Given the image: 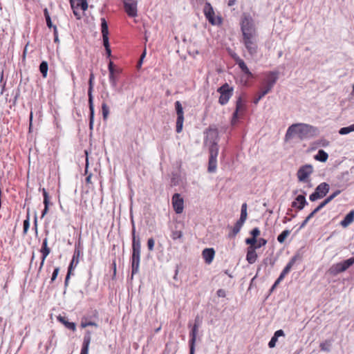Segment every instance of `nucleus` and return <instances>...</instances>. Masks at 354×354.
Returning <instances> with one entry per match:
<instances>
[{"mask_svg": "<svg viewBox=\"0 0 354 354\" xmlns=\"http://www.w3.org/2000/svg\"><path fill=\"white\" fill-rule=\"evenodd\" d=\"M171 203L174 210L176 214H181L184 208V201L180 194L176 193L171 198Z\"/></svg>", "mask_w": 354, "mask_h": 354, "instance_id": "13", "label": "nucleus"}, {"mask_svg": "<svg viewBox=\"0 0 354 354\" xmlns=\"http://www.w3.org/2000/svg\"><path fill=\"white\" fill-rule=\"evenodd\" d=\"M40 252L41 254V260L45 261L46 257L50 253V250H40Z\"/></svg>", "mask_w": 354, "mask_h": 354, "instance_id": "62", "label": "nucleus"}, {"mask_svg": "<svg viewBox=\"0 0 354 354\" xmlns=\"http://www.w3.org/2000/svg\"><path fill=\"white\" fill-rule=\"evenodd\" d=\"M315 214H314L313 213V212H311L308 216L304 220V221L301 223V224L300 225V227H299V230L300 229H302L303 227H304L306 224L308 223V222L315 216Z\"/></svg>", "mask_w": 354, "mask_h": 354, "instance_id": "49", "label": "nucleus"}, {"mask_svg": "<svg viewBox=\"0 0 354 354\" xmlns=\"http://www.w3.org/2000/svg\"><path fill=\"white\" fill-rule=\"evenodd\" d=\"M88 107H89V111H90V113H89V128L91 129H92L93 127V122H94V114H95L94 104H88Z\"/></svg>", "mask_w": 354, "mask_h": 354, "instance_id": "35", "label": "nucleus"}, {"mask_svg": "<svg viewBox=\"0 0 354 354\" xmlns=\"http://www.w3.org/2000/svg\"><path fill=\"white\" fill-rule=\"evenodd\" d=\"M240 25L242 35L257 33L254 20L249 13H243L241 17Z\"/></svg>", "mask_w": 354, "mask_h": 354, "instance_id": "4", "label": "nucleus"}, {"mask_svg": "<svg viewBox=\"0 0 354 354\" xmlns=\"http://www.w3.org/2000/svg\"><path fill=\"white\" fill-rule=\"evenodd\" d=\"M279 78V72L277 71H270L267 73L266 77L263 81L264 86L266 88H269V90L271 91L276 84L277 80Z\"/></svg>", "mask_w": 354, "mask_h": 354, "instance_id": "12", "label": "nucleus"}, {"mask_svg": "<svg viewBox=\"0 0 354 354\" xmlns=\"http://www.w3.org/2000/svg\"><path fill=\"white\" fill-rule=\"evenodd\" d=\"M290 271V270H289L287 267H285L277 278L278 281H281Z\"/></svg>", "mask_w": 354, "mask_h": 354, "instance_id": "52", "label": "nucleus"}, {"mask_svg": "<svg viewBox=\"0 0 354 354\" xmlns=\"http://www.w3.org/2000/svg\"><path fill=\"white\" fill-rule=\"evenodd\" d=\"M173 240H180L183 237V232L180 230H173L171 234Z\"/></svg>", "mask_w": 354, "mask_h": 354, "instance_id": "43", "label": "nucleus"}, {"mask_svg": "<svg viewBox=\"0 0 354 354\" xmlns=\"http://www.w3.org/2000/svg\"><path fill=\"white\" fill-rule=\"evenodd\" d=\"M132 255H131V277L139 271L140 261L141 242L139 236L136 234V227L133 223L132 230Z\"/></svg>", "mask_w": 354, "mask_h": 354, "instance_id": "2", "label": "nucleus"}, {"mask_svg": "<svg viewBox=\"0 0 354 354\" xmlns=\"http://www.w3.org/2000/svg\"><path fill=\"white\" fill-rule=\"evenodd\" d=\"M257 243V239L251 236L245 239V243L250 245L249 247H255V244Z\"/></svg>", "mask_w": 354, "mask_h": 354, "instance_id": "50", "label": "nucleus"}, {"mask_svg": "<svg viewBox=\"0 0 354 354\" xmlns=\"http://www.w3.org/2000/svg\"><path fill=\"white\" fill-rule=\"evenodd\" d=\"M91 341V332L88 330H86L83 338L81 353H88L89 350V345Z\"/></svg>", "mask_w": 354, "mask_h": 354, "instance_id": "18", "label": "nucleus"}, {"mask_svg": "<svg viewBox=\"0 0 354 354\" xmlns=\"http://www.w3.org/2000/svg\"><path fill=\"white\" fill-rule=\"evenodd\" d=\"M137 0H124L125 12L130 17H135L138 15Z\"/></svg>", "mask_w": 354, "mask_h": 354, "instance_id": "11", "label": "nucleus"}, {"mask_svg": "<svg viewBox=\"0 0 354 354\" xmlns=\"http://www.w3.org/2000/svg\"><path fill=\"white\" fill-rule=\"evenodd\" d=\"M119 75L120 74L115 73H111L109 75L110 84H111L112 88L116 91H119V89L118 88V82L119 80V77H118Z\"/></svg>", "mask_w": 354, "mask_h": 354, "instance_id": "26", "label": "nucleus"}, {"mask_svg": "<svg viewBox=\"0 0 354 354\" xmlns=\"http://www.w3.org/2000/svg\"><path fill=\"white\" fill-rule=\"evenodd\" d=\"M257 37V33L242 35L241 42L244 45L249 55L252 57L257 55L258 52Z\"/></svg>", "mask_w": 354, "mask_h": 354, "instance_id": "3", "label": "nucleus"}, {"mask_svg": "<svg viewBox=\"0 0 354 354\" xmlns=\"http://www.w3.org/2000/svg\"><path fill=\"white\" fill-rule=\"evenodd\" d=\"M339 263L342 266V269L346 271L348 268L354 264V257Z\"/></svg>", "mask_w": 354, "mask_h": 354, "instance_id": "37", "label": "nucleus"}, {"mask_svg": "<svg viewBox=\"0 0 354 354\" xmlns=\"http://www.w3.org/2000/svg\"><path fill=\"white\" fill-rule=\"evenodd\" d=\"M155 241L153 238H149L147 241V248L149 251H153L154 248Z\"/></svg>", "mask_w": 354, "mask_h": 354, "instance_id": "56", "label": "nucleus"}, {"mask_svg": "<svg viewBox=\"0 0 354 354\" xmlns=\"http://www.w3.org/2000/svg\"><path fill=\"white\" fill-rule=\"evenodd\" d=\"M290 231L288 230H283L279 236H277V241L280 243H283L286 239L288 237V236L290 234Z\"/></svg>", "mask_w": 354, "mask_h": 354, "instance_id": "40", "label": "nucleus"}, {"mask_svg": "<svg viewBox=\"0 0 354 354\" xmlns=\"http://www.w3.org/2000/svg\"><path fill=\"white\" fill-rule=\"evenodd\" d=\"M204 143L208 144L218 143L219 140L218 130L215 126L210 125L205 131Z\"/></svg>", "mask_w": 354, "mask_h": 354, "instance_id": "8", "label": "nucleus"}, {"mask_svg": "<svg viewBox=\"0 0 354 354\" xmlns=\"http://www.w3.org/2000/svg\"><path fill=\"white\" fill-rule=\"evenodd\" d=\"M236 64L244 74L250 77L252 76V73L250 71L249 68L243 59L239 60Z\"/></svg>", "mask_w": 354, "mask_h": 354, "instance_id": "32", "label": "nucleus"}, {"mask_svg": "<svg viewBox=\"0 0 354 354\" xmlns=\"http://www.w3.org/2000/svg\"><path fill=\"white\" fill-rule=\"evenodd\" d=\"M217 158L209 157L207 170L209 173H214L216 170Z\"/></svg>", "mask_w": 354, "mask_h": 354, "instance_id": "31", "label": "nucleus"}, {"mask_svg": "<svg viewBox=\"0 0 354 354\" xmlns=\"http://www.w3.org/2000/svg\"><path fill=\"white\" fill-rule=\"evenodd\" d=\"M271 91L269 90V88H266L263 86L261 91L257 95V96L253 100V103L254 104H257L261 100L262 97H263L266 95L270 93Z\"/></svg>", "mask_w": 354, "mask_h": 354, "instance_id": "28", "label": "nucleus"}, {"mask_svg": "<svg viewBox=\"0 0 354 354\" xmlns=\"http://www.w3.org/2000/svg\"><path fill=\"white\" fill-rule=\"evenodd\" d=\"M59 272V267L55 268V269L53 272V274H52L51 279H50V283H53L55 281V279H57V277L58 276Z\"/></svg>", "mask_w": 354, "mask_h": 354, "instance_id": "51", "label": "nucleus"}, {"mask_svg": "<svg viewBox=\"0 0 354 354\" xmlns=\"http://www.w3.org/2000/svg\"><path fill=\"white\" fill-rule=\"evenodd\" d=\"M245 221V220L239 218V219L236 222L235 225L237 227L241 229Z\"/></svg>", "mask_w": 354, "mask_h": 354, "instance_id": "63", "label": "nucleus"}, {"mask_svg": "<svg viewBox=\"0 0 354 354\" xmlns=\"http://www.w3.org/2000/svg\"><path fill=\"white\" fill-rule=\"evenodd\" d=\"M352 131H354V124L348 127H342L339 129V133L341 135H346Z\"/></svg>", "mask_w": 354, "mask_h": 354, "instance_id": "42", "label": "nucleus"}, {"mask_svg": "<svg viewBox=\"0 0 354 354\" xmlns=\"http://www.w3.org/2000/svg\"><path fill=\"white\" fill-rule=\"evenodd\" d=\"M267 243V240L263 238H260L257 240V243L255 244V247H253L254 249L260 248L262 246L266 245Z\"/></svg>", "mask_w": 354, "mask_h": 354, "instance_id": "46", "label": "nucleus"}, {"mask_svg": "<svg viewBox=\"0 0 354 354\" xmlns=\"http://www.w3.org/2000/svg\"><path fill=\"white\" fill-rule=\"evenodd\" d=\"M303 259V252L301 251V250L297 251V252L295 254V255L290 259L289 262L287 263L286 267H287L289 270H291V268L293 267V266L297 263H300L302 261Z\"/></svg>", "mask_w": 354, "mask_h": 354, "instance_id": "19", "label": "nucleus"}, {"mask_svg": "<svg viewBox=\"0 0 354 354\" xmlns=\"http://www.w3.org/2000/svg\"><path fill=\"white\" fill-rule=\"evenodd\" d=\"M306 192H304L303 194L298 195L295 201H293L291 203L292 207L297 209L299 211L302 210L306 205H308V202L306 201L305 197Z\"/></svg>", "mask_w": 354, "mask_h": 354, "instance_id": "15", "label": "nucleus"}, {"mask_svg": "<svg viewBox=\"0 0 354 354\" xmlns=\"http://www.w3.org/2000/svg\"><path fill=\"white\" fill-rule=\"evenodd\" d=\"M23 227H24V229H23V233L24 234H26L27 232H28V230L29 229V227H30V221H29V216L28 215L27 216V218L26 219H25L24 221V223H23Z\"/></svg>", "mask_w": 354, "mask_h": 354, "instance_id": "47", "label": "nucleus"}, {"mask_svg": "<svg viewBox=\"0 0 354 354\" xmlns=\"http://www.w3.org/2000/svg\"><path fill=\"white\" fill-rule=\"evenodd\" d=\"M93 80H88V104H93Z\"/></svg>", "mask_w": 354, "mask_h": 354, "instance_id": "33", "label": "nucleus"}, {"mask_svg": "<svg viewBox=\"0 0 354 354\" xmlns=\"http://www.w3.org/2000/svg\"><path fill=\"white\" fill-rule=\"evenodd\" d=\"M314 158L316 160H318L322 162H325L328 160V155L323 149H319Z\"/></svg>", "mask_w": 354, "mask_h": 354, "instance_id": "30", "label": "nucleus"}, {"mask_svg": "<svg viewBox=\"0 0 354 354\" xmlns=\"http://www.w3.org/2000/svg\"><path fill=\"white\" fill-rule=\"evenodd\" d=\"M343 272H344V270L342 269V266L340 263L333 264L328 270V272L333 276H335Z\"/></svg>", "mask_w": 354, "mask_h": 354, "instance_id": "27", "label": "nucleus"}, {"mask_svg": "<svg viewBox=\"0 0 354 354\" xmlns=\"http://www.w3.org/2000/svg\"><path fill=\"white\" fill-rule=\"evenodd\" d=\"M283 336H285V333L283 330L279 329V330L275 331V333H274V335L272 337L271 339L270 340V342L268 343L269 348H272L275 347L276 343L278 341V338L279 337H283Z\"/></svg>", "mask_w": 354, "mask_h": 354, "instance_id": "24", "label": "nucleus"}, {"mask_svg": "<svg viewBox=\"0 0 354 354\" xmlns=\"http://www.w3.org/2000/svg\"><path fill=\"white\" fill-rule=\"evenodd\" d=\"M202 324V318L197 315L195 317L194 323L192 327V329L189 332V354H194L195 353V345L196 342V337L198 332V328Z\"/></svg>", "mask_w": 354, "mask_h": 354, "instance_id": "5", "label": "nucleus"}, {"mask_svg": "<svg viewBox=\"0 0 354 354\" xmlns=\"http://www.w3.org/2000/svg\"><path fill=\"white\" fill-rule=\"evenodd\" d=\"M250 234L252 237L257 239V236L260 234V230L258 227H254L250 231Z\"/></svg>", "mask_w": 354, "mask_h": 354, "instance_id": "57", "label": "nucleus"}, {"mask_svg": "<svg viewBox=\"0 0 354 354\" xmlns=\"http://www.w3.org/2000/svg\"><path fill=\"white\" fill-rule=\"evenodd\" d=\"M102 112L104 120H106L109 114V108L106 102L102 104Z\"/></svg>", "mask_w": 354, "mask_h": 354, "instance_id": "41", "label": "nucleus"}, {"mask_svg": "<svg viewBox=\"0 0 354 354\" xmlns=\"http://www.w3.org/2000/svg\"><path fill=\"white\" fill-rule=\"evenodd\" d=\"M217 92L220 93L218 102L221 105L226 104L233 94V88L227 83H225L218 88Z\"/></svg>", "mask_w": 354, "mask_h": 354, "instance_id": "6", "label": "nucleus"}, {"mask_svg": "<svg viewBox=\"0 0 354 354\" xmlns=\"http://www.w3.org/2000/svg\"><path fill=\"white\" fill-rule=\"evenodd\" d=\"M290 271V270H289L287 267H285L277 278L278 281H281Z\"/></svg>", "mask_w": 354, "mask_h": 354, "instance_id": "53", "label": "nucleus"}, {"mask_svg": "<svg viewBox=\"0 0 354 354\" xmlns=\"http://www.w3.org/2000/svg\"><path fill=\"white\" fill-rule=\"evenodd\" d=\"M354 221V210L350 211L340 222L342 227H346L348 226Z\"/></svg>", "mask_w": 354, "mask_h": 354, "instance_id": "25", "label": "nucleus"}, {"mask_svg": "<svg viewBox=\"0 0 354 354\" xmlns=\"http://www.w3.org/2000/svg\"><path fill=\"white\" fill-rule=\"evenodd\" d=\"M239 111L237 110H235L232 114V124L234 125L236 124V121L238 120L239 119Z\"/></svg>", "mask_w": 354, "mask_h": 354, "instance_id": "58", "label": "nucleus"}, {"mask_svg": "<svg viewBox=\"0 0 354 354\" xmlns=\"http://www.w3.org/2000/svg\"><path fill=\"white\" fill-rule=\"evenodd\" d=\"M319 133V131L316 127L306 123H295L288 128L285 140L288 141L294 138H298L300 140H308Z\"/></svg>", "mask_w": 354, "mask_h": 354, "instance_id": "1", "label": "nucleus"}, {"mask_svg": "<svg viewBox=\"0 0 354 354\" xmlns=\"http://www.w3.org/2000/svg\"><path fill=\"white\" fill-rule=\"evenodd\" d=\"M48 64L46 61H42L39 64V71L44 78H46L48 75Z\"/></svg>", "mask_w": 354, "mask_h": 354, "instance_id": "34", "label": "nucleus"}, {"mask_svg": "<svg viewBox=\"0 0 354 354\" xmlns=\"http://www.w3.org/2000/svg\"><path fill=\"white\" fill-rule=\"evenodd\" d=\"M40 250H50V248L48 246V239L45 238L43 239L42 245Z\"/></svg>", "mask_w": 354, "mask_h": 354, "instance_id": "59", "label": "nucleus"}, {"mask_svg": "<svg viewBox=\"0 0 354 354\" xmlns=\"http://www.w3.org/2000/svg\"><path fill=\"white\" fill-rule=\"evenodd\" d=\"M70 3H71V8L73 9V14L75 16H76L77 19H80V12L77 10V9L78 8L76 7V6H75V1L74 0H70Z\"/></svg>", "mask_w": 354, "mask_h": 354, "instance_id": "48", "label": "nucleus"}, {"mask_svg": "<svg viewBox=\"0 0 354 354\" xmlns=\"http://www.w3.org/2000/svg\"><path fill=\"white\" fill-rule=\"evenodd\" d=\"M241 229L237 227L236 225L232 228V231L228 234L227 236L230 239L234 238L236 234L240 232Z\"/></svg>", "mask_w": 354, "mask_h": 354, "instance_id": "44", "label": "nucleus"}, {"mask_svg": "<svg viewBox=\"0 0 354 354\" xmlns=\"http://www.w3.org/2000/svg\"><path fill=\"white\" fill-rule=\"evenodd\" d=\"M216 295L219 297H225V291L223 289H218L216 292Z\"/></svg>", "mask_w": 354, "mask_h": 354, "instance_id": "64", "label": "nucleus"}, {"mask_svg": "<svg viewBox=\"0 0 354 354\" xmlns=\"http://www.w3.org/2000/svg\"><path fill=\"white\" fill-rule=\"evenodd\" d=\"M263 263L265 265L269 263L271 265V266H273L275 263V260L273 259L272 257H266V259H263Z\"/></svg>", "mask_w": 354, "mask_h": 354, "instance_id": "60", "label": "nucleus"}, {"mask_svg": "<svg viewBox=\"0 0 354 354\" xmlns=\"http://www.w3.org/2000/svg\"><path fill=\"white\" fill-rule=\"evenodd\" d=\"M245 109V104L243 102V100L242 99L241 96H239L236 102V109L235 110L239 111V112H241Z\"/></svg>", "mask_w": 354, "mask_h": 354, "instance_id": "39", "label": "nucleus"}, {"mask_svg": "<svg viewBox=\"0 0 354 354\" xmlns=\"http://www.w3.org/2000/svg\"><path fill=\"white\" fill-rule=\"evenodd\" d=\"M203 12L206 19L208 21L212 24L215 25L216 21L214 19V11L212 6V5L209 2H206L203 8Z\"/></svg>", "mask_w": 354, "mask_h": 354, "instance_id": "17", "label": "nucleus"}, {"mask_svg": "<svg viewBox=\"0 0 354 354\" xmlns=\"http://www.w3.org/2000/svg\"><path fill=\"white\" fill-rule=\"evenodd\" d=\"M202 254L205 262L210 263L214 259L215 251L213 248H205L203 250Z\"/></svg>", "mask_w": 354, "mask_h": 354, "instance_id": "22", "label": "nucleus"}, {"mask_svg": "<svg viewBox=\"0 0 354 354\" xmlns=\"http://www.w3.org/2000/svg\"><path fill=\"white\" fill-rule=\"evenodd\" d=\"M44 17H45V19H46V22L47 26L49 28H53V26H55L52 23V20H51L50 16L49 15V12H48V10L47 8H45L44 10Z\"/></svg>", "mask_w": 354, "mask_h": 354, "instance_id": "38", "label": "nucleus"}, {"mask_svg": "<svg viewBox=\"0 0 354 354\" xmlns=\"http://www.w3.org/2000/svg\"><path fill=\"white\" fill-rule=\"evenodd\" d=\"M108 69H109V74L115 73H117L118 74L120 73V71L119 69L115 68L113 62L111 61H110L108 64Z\"/></svg>", "mask_w": 354, "mask_h": 354, "instance_id": "45", "label": "nucleus"}, {"mask_svg": "<svg viewBox=\"0 0 354 354\" xmlns=\"http://www.w3.org/2000/svg\"><path fill=\"white\" fill-rule=\"evenodd\" d=\"M101 21V32L102 35L103 45L106 48H111L109 39V26L105 18L100 19Z\"/></svg>", "mask_w": 354, "mask_h": 354, "instance_id": "14", "label": "nucleus"}, {"mask_svg": "<svg viewBox=\"0 0 354 354\" xmlns=\"http://www.w3.org/2000/svg\"><path fill=\"white\" fill-rule=\"evenodd\" d=\"M53 35H54V42L59 43V39L58 37V31H57V26H53Z\"/></svg>", "mask_w": 354, "mask_h": 354, "instance_id": "61", "label": "nucleus"}, {"mask_svg": "<svg viewBox=\"0 0 354 354\" xmlns=\"http://www.w3.org/2000/svg\"><path fill=\"white\" fill-rule=\"evenodd\" d=\"M209 157L217 158L218 154V143L208 144Z\"/></svg>", "mask_w": 354, "mask_h": 354, "instance_id": "29", "label": "nucleus"}, {"mask_svg": "<svg viewBox=\"0 0 354 354\" xmlns=\"http://www.w3.org/2000/svg\"><path fill=\"white\" fill-rule=\"evenodd\" d=\"M313 172V167L311 165L306 164L299 167L297 172L298 180L302 183L310 182V176Z\"/></svg>", "mask_w": 354, "mask_h": 354, "instance_id": "9", "label": "nucleus"}, {"mask_svg": "<svg viewBox=\"0 0 354 354\" xmlns=\"http://www.w3.org/2000/svg\"><path fill=\"white\" fill-rule=\"evenodd\" d=\"M87 326H95V327H97V324H96L95 322H91V321H89V322H82L81 323V327L82 328H86Z\"/></svg>", "mask_w": 354, "mask_h": 354, "instance_id": "54", "label": "nucleus"}, {"mask_svg": "<svg viewBox=\"0 0 354 354\" xmlns=\"http://www.w3.org/2000/svg\"><path fill=\"white\" fill-rule=\"evenodd\" d=\"M175 110L177 115L176 131L179 133L183 130L184 122L183 108L180 101H176L175 102Z\"/></svg>", "mask_w": 354, "mask_h": 354, "instance_id": "10", "label": "nucleus"}, {"mask_svg": "<svg viewBox=\"0 0 354 354\" xmlns=\"http://www.w3.org/2000/svg\"><path fill=\"white\" fill-rule=\"evenodd\" d=\"M81 254H82V249L80 247V243L79 242L78 243H75V250H74L73 256V258H72V260H71L70 264H72V265L76 266L77 265V263H79V258H80Z\"/></svg>", "mask_w": 354, "mask_h": 354, "instance_id": "21", "label": "nucleus"}, {"mask_svg": "<svg viewBox=\"0 0 354 354\" xmlns=\"http://www.w3.org/2000/svg\"><path fill=\"white\" fill-rule=\"evenodd\" d=\"M57 319L68 329L73 331L76 330V324L75 322H69L66 316H62L59 315L57 316Z\"/></svg>", "mask_w": 354, "mask_h": 354, "instance_id": "20", "label": "nucleus"}, {"mask_svg": "<svg viewBox=\"0 0 354 354\" xmlns=\"http://www.w3.org/2000/svg\"><path fill=\"white\" fill-rule=\"evenodd\" d=\"M329 190L330 185L327 183H322L317 185L315 192L310 195L309 199L310 201L314 202L318 199L323 198L326 196Z\"/></svg>", "mask_w": 354, "mask_h": 354, "instance_id": "7", "label": "nucleus"}, {"mask_svg": "<svg viewBox=\"0 0 354 354\" xmlns=\"http://www.w3.org/2000/svg\"><path fill=\"white\" fill-rule=\"evenodd\" d=\"M42 194L44 196V204H50L49 196L45 188L42 189Z\"/></svg>", "mask_w": 354, "mask_h": 354, "instance_id": "55", "label": "nucleus"}, {"mask_svg": "<svg viewBox=\"0 0 354 354\" xmlns=\"http://www.w3.org/2000/svg\"><path fill=\"white\" fill-rule=\"evenodd\" d=\"M331 344H332V340L326 339L325 342H322L319 344V347L322 351L329 353V352H330Z\"/></svg>", "mask_w": 354, "mask_h": 354, "instance_id": "36", "label": "nucleus"}, {"mask_svg": "<svg viewBox=\"0 0 354 354\" xmlns=\"http://www.w3.org/2000/svg\"><path fill=\"white\" fill-rule=\"evenodd\" d=\"M342 190L337 189L333 194H331L329 196H328L326 199H324L316 208H315L312 212L314 214H316L318 212H319L323 207H324L328 203H329L331 201H333L336 196H337Z\"/></svg>", "mask_w": 354, "mask_h": 354, "instance_id": "16", "label": "nucleus"}, {"mask_svg": "<svg viewBox=\"0 0 354 354\" xmlns=\"http://www.w3.org/2000/svg\"><path fill=\"white\" fill-rule=\"evenodd\" d=\"M255 250L256 249L253 247L248 248L246 260L250 264L254 263L257 259V254Z\"/></svg>", "mask_w": 354, "mask_h": 354, "instance_id": "23", "label": "nucleus"}]
</instances>
